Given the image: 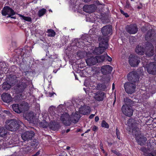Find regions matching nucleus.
Segmentation results:
<instances>
[{"label": "nucleus", "mask_w": 156, "mask_h": 156, "mask_svg": "<svg viewBox=\"0 0 156 156\" xmlns=\"http://www.w3.org/2000/svg\"><path fill=\"white\" fill-rule=\"evenodd\" d=\"M127 124L129 127L133 128L132 133L136 137V139L138 144L140 145H144L147 140V138L144 136L140 135L139 129L137 126V122L133 119H130L127 121Z\"/></svg>", "instance_id": "f257e3e1"}, {"label": "nucleus", "mask_w": 156, "mask_h": 156, "mask_svg": "<svg viewBox=\"0 0 156 156\" xmlns=\"http://www.w3.org/2000/svg\"><path fill=\"white\" fill-rule=\"evenodd\" d=\"M112 58L108 55L107 53L105 52L104 55L98 56L97 58L92 56L88 58L86 60V62L88 66L95 65L97 62H110Z\"/></svg>", "instance_id": "f03ea898"}, {"label": "nucleus", "mask_w": 156, "mask_h": 156, "mask_svg": "<svg viewBox=\"0 0 156 156\" xmlns=\"http://www.w3.org/2000/svg\"><path fill=\"white\" fill-rule=\"evenodd\" d=\"M30 81L27 78L22 77L20 81L17 83L14 87V89L17 94L23 93L30 84Z\"/></svg>", "instance_id": "7ed1b4c3"}, {"label": "nucleus", "mask_w": 156, "mask_h": 156, "mask_svg": "<svg viewBox=\"0 0 156 156\" xmlns=\"http://www.w3.org/2000/svg\"><path fill=\"white\" fill-rule=\"evenodd\" d=\"M6 128L8 130L15 132L18 130L20 126L23 123L20 121L16 120V119H10L6 121Z\"/></svg>", "instance_id": "20e7f679"}, {"label": "nucleus", "mask_w": 156, "mask_h": 156, "mask_svg": "<svg viewBox=\"0 0 156 156\" xmlns=\"http://www.w3.org/2000/svg\"><path fill=\"white\" fill-rule=\"evenodd\" d=\"M113 68L111 66L109 65H104L101 66V71L104 75L103 80L108 81L110 80V77L109 75L112 71Z\"/></svg>", "instance_id": "39448f33"}, {"label": "nucleus", "mask_w": 156, "mask_h": 156, "mask_svg": "<svg viewBox=\"0 0 156 156\" xmlns=\"http://www.w3.org/2000/svg\"><path fill=\"white\" fill-rule=\"evenodd\" d=\"M32 51L30 48L25 46L23 48H20L15 50V51L19 56H21L23 58L29 57L30 55V52Z\"/></svg>", "instance_id": "423d86ee"}, {"label": "nucleus", "mask_w": 156, "mask_h": 156, "mask_svg": "<svg viewBox=\"0 0 156 156\" xmlns=\"http://www.w3.org/2000/svg\"><path fill=\"white\" fill-rule=\"evenodd\" d=\"M145 54L149 57L153 56L154 54V48L151 43L147 42L145 43L144 46Z\"/></svg>", "instance_id": "0eeeda50"}, {"label": "nucleus", "mask_w": 156, "mask_h": 156, "mask_svg": "<svg viewBox=\"0 0 156 156\" xmlns=\"http://www.w3.org/2000/svg\"><path fill=\"white\" fill-rule=\"evenodd\" d=\"M124 89L125 91L128 94H132L135 92L136 85L133 83L127 82L124 84Z\"/></svg>", "instance_id": "6e6552de"}, {"label": "nucleus", "mask_w": 156, "mask_h": 156, "mask_svg": "<svg viewBox=\"0 0 156 156\" xmlns=\"http://www.w3.org/2000/svg\"><path fill=\"white\" fill-rule=\"evenodd\" d=\"M145 39L151 42H155L156 33L154 29H150L147 31L145 35Z\"/></svg>", "instance_id": "1a4fd4ad"}, {"label": "nucleus", "mask_w": 156, "mask_h": 156, "mask_svg": "<svg viewBox=\"0 0 156 156\" xmlns=\"http://www.w3.org/2000/svg\"><path fill=\"white\" fill-rule=\"evenodd\" d=\"M2 15L3 16H6L8 15L7 18H9V17H11V16H13L15 15L16 12L11 7L8 6H6L2 9Z\"/></svg>", "instance_id": "9d476101"}, {"label": "nucleus", "mask_w": 156, "mask_h": 156, "mask_svg": "<svg viewBox=\"0 0 156 156\" xmlns=\"http://www.w3.org/2000/svg\"><path fill=\"white\" fill-rule=\"evenodd\" d=\"M127 80L129 82L136 83L139 81V76L137 72L133 71L128 73Z\"/></svg>", "instance_id": "9b49d317"}, {"label": "nucleus", "mask_w": 156, "mask_h": 156, "mask_svg": "<svg viewBox=\"0 0 156 156\" xmlns=\"http://www.w3.org/2000/svg\"><path fill=\"white\" fill-rule=\"evenodd\" d=\"M146 70L149 74L156 75V63L154 62H152L146 65Z\"/></svg>", "instance_id": "f8f14e48"}, {"label": "nucleus", "mask_w": 156, "mask_h": 156, "mask_svg": "<svg viewBox=\"0 0 156 156\" xmlns=\"http://www.w3.org/2000/svg\"><path fill=\"white\" fill-rule=\"evenodd\" d=\"M126 31L130 34H134L137 33L138 28L136 23H131L127 25L126 27Z\"/></svg>", "instance_id": "ddd939ff"}, {"label": "nucleus", "mask_w": 156, "mask_h": 156, "mask_svg": "<svg viewBox=\"0 0 156 156\" xmlns=\"http://www.w3.org/2000/svg\"><path fill=\"white\" fill-rule=\"evenodd\" d=\"M121 110L125 115L128 117H131L133 114V111L131 106L123 105L121 108Z\"/></svg>", "instance_id": "4468645a"}, {"label": "nucleus", "mask_w": 156, "mask_h": 156, "mask_svg": "<svg viewBox=\"0 0 156 156\" xmlns=\"http://www.w3.org/2000/svg\"><path fill=\"white\" fill-rule=\"evenodd\" d=\"M34 132L32 131H27L24 132L21 135V137L24 141L31 140L34 136Z\"/></svg>", "instance_id": "2eb2a0df"}, {"label": "nucleus", "mask_w": 156, "mask_h": 156, "mask_svg": "<svg viewBox=\"0 0 156 156\" xmlns=\"http://www.w3.org/2000/svg\"><path fill=\"white\" fill-rule=\"evenodd\" d=\"M139 58L136 56L130 55L129 58V62L132 66H137L140 63Z\"/></svg>", "instance_id": "dca6fc26"}, {"label": "nucleus", "mask_w": 156, "mask_h": 156, "mask_svg": "<svg viewBox=\"0 0 156 156\" xmlns=\"http://www.w3.org/2000/svg\"><path fill=\"white\" fill-rule=\"evenodd\" d=\"M61 120L65 126H69L71 123V118L68 113L65 112L61 116Z\"/></svg>", "instance_id": "f3484780"}, {"label": "nucleus", "mask_w": 156, "mask_h": 156, "mask_svg": "<svg viewBox=\"0 0 156 156\" xmlns=\"http://www.w3.org/2000/svg\"><path fill=\"white\" fill-rule=\"evenodd\" d=\"M97 9L96 6L94 4L85 5L83 7L84 12L87 13H91L95 12Z\"/></svg>", "instance_id": "a211bd4d"}, {"label": "nucleus", "mask_w": 156, "mask_h": 156, "mask_svg": "<svg viewBox=\"0 0 156 156\" xmlns=\"http://www.w3.org/2000/svg\"><path fill=\"white\" fill-rule=\"evenodd\" d=\"M112 26L111 25H107L104 26L101 29V31L104 36H107L109 34H112Z\"/></svg>", "instance_id": "6ab92c4d"}, {"label": "nucleus", "mask_w": 156, "mask_h": 156, "mask_svg": "<svg viewBox=\"0 0 156 156\" xmlns=\"http://www.w3.org/2000/svg\"><path fill=\"white\" fill-rule=\"evenodd\" d=\"M105 94L103 92L98 91L94 94V98L98 101H102L103 100Z\"/></svg>", "instance_id": "aec40b11"}, {"label": "nucleus", "mask_w": 156, "mask_h": 156, "mask_svg": "<svg viewBox=\"0 0 156 156\" xmlns=\"http://www.w3.org/2000/svg\"><path fill=\"white\" fill-rule=\"evenodd\" d=\"M7 81L11 84V86H13L18 82L17 77L16 75L11 74L9 75L7 79Z\"/></svg>", "instance_id": "412c9836"}, {"label": "nucleus", "mask_w": 156, "mask_h": 156, "mask_svg": "<svg viewBox=\"0 0 156 156\" xmlns=\"http://www.w3.org/2000/svg\"><path fill=\"white\" fill-rule=\"evenodd\" d=\"M90 108L88 106L84 105L79 108V112L81 114L87 115L90 112Z\"/></svg>", "instance_id": "4be33fe9"}, {"label": "nucleus", "mask_w": 156, "mask_h": 156, "mask_svg": "<svg viewBox=\"0 0 156 156\" xmlns=\"http://www.w3.org/2000/svg\"><path fill=\"white\" fill-rule=\"evenodd\" d=\"M2 99L4 102L7 103H9L12 101L11 96L8 93L3 94L2 95Z\"/></svg>", "instance_id": "5701e85b"}, {"label": "nucleus", "mask_w": 156, "mask_h": 156, "mask_svg": "<svg viewBox=\"0 0 156 156\" xmlns=\"http://www.w3.org/2000/svg\"><path fill=\"white\" fill-rule=\"evenodd\" d=\"M80 118V115L78 112H76L74 113H73L71 115V122L76 123Z\"/></svg>", "instance_id": "b1692460"}, {"label": "nucleus", "mask_w": 156, "mask_h": 156, "mask_svg": "<svg viewBox=\"0 0 156 156\" xmlns=\"http://www.w3.org/2000/svg\"><path fill=\"white\" fill-rule=\"evenodd\" d=\"M48 126L50 129L52 130H58L59 128V125L58 122L56 121L51 122L48 124Z\"/></svg>", "instance_id": "393cba45"}, {"label": "nucleus", "mask_w": 156, "mask_h": 156, "mask_svg": "<svg viewBox=\"0 0 156 156\" xmlns=\"http://www.w3.org/2000/svg\"><path fill=\"white\" fill-rule=\"evenodd\" d=\"M135 51L139 55H143L145 53L144 48L142 45H138L136 47Z\"/></svg>", "instance_id": "a878e982"}, {"label": "nucleus", "mask_w": 156, "mask_h": 156, "mask_svg": "<svg viewBox=\"0 0 156 156\" xmlns=\"http://www.w3.org/2000/svg\"><path fill=\"white\" fill-rule=\"evenodd\" d=\"M99 45L103 49L106 50L108 48V40L105 39H102L101 41L99 43Z\"/></svg>", "instance_id": "bb28decb"}, {"label": "nucleus", "mask_w": 156, "mask_h": 156, "mask_svg": "<svg viewBox=\"0 0 156 156\" xmlns=\"http://www.w3.org/2000/svg\"><path fill=\"white\" fill-rule=\"evenodd\" d=\"M105 50L103 49L99 45L98 47L95 48L94 52L97 55H101L102 53L105 52Z\"/></svg>", "instance_id": "cd10ccee"}, {"label": "nucleus", "mask_w": 156, "mask_h": 156, "mask_svg": "<svg viewBox=\"0 0 156 156\" xmlns=\"http://www.w3.org/2000/svg\"><path fill=\"white\" fill-rule=\"evenodd\" d=\"M20 110L21 112H25L28 111L29 108L28 105H23L21 104L20 105Z\"/></svg>", "instance_id": "c85d7f7f"}, {"label": "nucleus", "mask_w": 156, "mask_h": 156, "mask_svg": "<svg viewBox=\"0 0 156 156\" xmlns=\"http://www.w3.org/2000/svg\"><path fill=\"white\" fill-rule=\"evenodd\" d=\"M124 101L125 104V105H127L128 106H132L134 104V102L130 98H126L124 99Z\"/></svg>", "instance_id": "c756f323"}, {"label": "nucleus", "mask_w": 156, "mask_h": 156, "mask_svg": "<svg viewBox=\"0 0 156 156\" xmlns=\"http://www.w3.org/2000/svg\"><path fill=\"white\" fill-rule=\"evenodd\" d=\"M96 88L98 90L104 91L107 88V87L105 84L98 83L97 84Z\"/></svg>", "instance_id": "7c9ffc66"}, {"label": "nucleus", "mask_w": 156, "mask_h": 156, "mask_svg": "<svg viewBox=\"0 0 156 156\" xmlns=\"http://www.w3.org/2000/svg\"><path fill=\"white\" fill-rule=\"evenodd\" d=\"M7 133V129L4 127H0V136L2 137H5Z\"/></svg>", "instance_id": "2f4dec72"}, {"label": "nucleus", "mask_w": 156, "mask_h": 156, "mask_svg": "<svg viewBox=\"0 0 156 156\" xmlns=\"http://www.w3.org/2000/svg\"><path fill=\"white\" fill-rule=\"evenodd\" d=\"M12 108L14 111L17 113H20V105L18 104H14L12 106Z\"/></svg>", "instance_id": "473e14b6"}, {"label": "nucleus", "mask_w": 156, "mask_h": 156, "mask_svg": "<svg viewBox=\"0 0 156 156\" xmlns=\"http://www.w3.org/2000/svg\"><path fill=\"white\" fill-rule=\"evenodd\" d=\"M11 87V84L8 81L4 82L2 85V88L5 90H7L10 89Z\"/></svg>", "instance_id": "72a5a7b5"}, {"label": "nucleus", "mask_w": 156, "mask_h": 156, "mask_svg": "<svg viewBox=\"0 0 156 156\" xmlns=\"http://www.w3.org/2000/svg\"><path fill=\"white\" fill-rule=\"evenodd\" d=\"M46 32L48 33V36L49 37H54L56 35V32L51 29H48Z\"/></svg>", "instance_id": "f704fd0d"}, {"label": "nucleus", "mask_w": 156, "mask_h": 156, "mask_svg": "<svg viewBox=\"0 0 156 156\" xmlns=\"http://www.w3.org/2000/svg\"><path fill=\"white\" fill-rule=\"evenodd\" d=\"M18 15L21 18V19L24 20L26 21L31 22L32 21V19L30 17L24 16L22 15L18 14Z\"/></svg>", "instance_id": "c9c22d12"}, {"label": "nucleus", "mask_w": 156, "mask_h": 156, "mask_svg": "<svg viewBox=\"0 0 156 156\" xmlns=\"http://www.w3.org/2000/svg\"><path fill=\"white\" fill-rule=\"evenodd\" d=\"M47 10L44 8L42 9L39 10L38 12V15L39 17H41L45 14Z\"/></svg>", "instance_id": "e433bc0d"}, {"label": "nucleus", "mask_w": 156, "mask_h": 156, "mask_svg": "<svg viewBox=\"0 0 156 156\" xmlns=\"http://www.w3.org/2000/svg\"><path fill=\"white\" fill-rule=\"evenodd\" d=\"M38 144V142L37 140H34L32 141L30 143V146L33 148H35L37 147Z\"/></svg>", "instance_id": "4c0bfd02"}, {"label": "nucleus", "mask_w": 156, "mask_h": 156, "mask_svg": "<svg viewBox=\"0 0 156 156\" xmlns=\"http://www.w3.org/2000/svg\"><path fill=\"white\" fill-rule=\"evenodd\" d=\"M101 126L102 127L108 128H109L108 124L105 121L102 120L101 122Z\"/></svg>", "instance_id": "58836bf2"}, {"label": "nucleus", "mask_w": 156, "mask_h": 156, "mask_svg": "<svg viewBox=\"0 0 156 156\" xmlns=\"http://www.w3.org/2000/svg\"><path fill=\"white\" fill-rule=\"evenodd\" d=\"M47 125L48 122L45 121L41 122L40 123V125L41 126L44 128H47Z\"/></svg>", "instance_id": "ea45409f"}, {"label": "nucleus", "mask_w": 156, "mask_h": 156, "mask_svg": "<svg viewBox=\"0 0 156 156\" xmlns=\"http://www.w3.org/2000/svg\"><path fill=\"white\" fill-rule=\"evenodd\" d=\"M115 133H116V135L117 138L119 140H120V132L119 129H118V128H116V129Z\"/></svg>", "instance_id": "a19ab883"}, {"label": "nucleus", "mask_w": 156, "mask_h": 156, "mask_svg": "<svg viewBox=\"0 0 156 156\" xmlns=\"http://www.w3.org/2000/svg\"><path fill=\"white\" fill-rule=\"evenodd\" d=\"M120 11L121 14L125 16V17H127L129 16L127 13L125 12H124L123 11L122 9H120Z\"/></svg>", "instance_id": "79ce46f5"}, {"label": "nucleus", "mask_w": 156, "mask_h": 156, "mask_svg": "<svg viewBox=\"0 0 156 156\" xmlns=\"http://www.w3.org/2000/svg\"><path fill=\"white\" fill-rule=\"evenodd\" d=\"M111 151L112 153H113L117 156H119L120 154V153L119 152V151L117 150H111Z\"/></svg>", "instance_id": "37998d69"}, {"label": "nucleus", "mask_w": 156, "mask_h": 156, "mask_svg": "<svg viewBox=\"0 0 156 156\" xmlns=\"http://www.w3.org/2000/svg\"><path fill=\"white\" fill-rule=\"evenodd\" d=\"M23 150L26 153H28L30 151V148L29 147H24L23 148Z\"/></svg>", "instance_id": "c03bdc74"}, {"label": "nucleus", "mask_w": 156, "mask_h": 156, "mask_svg": "<svg viewBox=\"0 0 156 156\" xmlns=\"http://www.w3.org/2000/svg\"><path fill=\"white\" fill-rule=\"evenodd\" d=\"M4 112L9 117H11L12 114L11 113L10 111L8 110H5L4 111Z\"/></svg>", "instance_id": "a18cd8bd"}, {"label": "nucleus", "mask_w": 156, "mask_h": 156, "mask_svg": "<svg viewBox=\"0 0 156 156\" xmlns=\"http://www.w3.org/2000/svg\"><path fill=\"white\" fill-rule=\"evenodd\" d=\"M125 7L127 9H129L131 7L130 3L129 2L128 0H127L126 1V5Z\"/></svg>", "instance_id": "49530a36"}, {"label": "nucleus", "mask_w": 156, "mask_h": 156, "mask_svg": "<svg viewBox=\"0 0 156 156\" xmlns=\"http://www.w3.org/2000/svg\"><path fill=\"white\" fill-rule=\"evenodd\" d=\"M27 117L29 119V120H32V119L34 117L33 115L32 114L30 113H29V114H28L27 116Z\"/></svg>", "instance_id": "de8ad7c7"}, {"label": "nucleus", "mask_w": 156, "mask_h": 156, "mask_svg": "<svg viewBox=\"0 0 156 156\" xmlns=\"http://www.w3.org/2000/svg\"><path fill=\"white\" fill-rule=\"evenodd\" d=\"M141 31L144 32H145L147 30V28L146 26H142L141 29Z\"/></svg>", "instance_id": "09e8293b"}, {"label": "nucleus", "mask_w": 156, "mask_h": 156, "mask_svg": "<svg viewBox=\"0 0 156 156\" xmlns=\"http://www.w3.org/2000/svg\"><path fill=\"white\" fill-rule=\"evenodd\" d=\"M89 35H87L85 36H83L82 37V39L86 41H88Z\"/></svg>", "instance_id": "8fccbe9b"}, {"label": "nucleus", "mask_w": 156, "mask_h": 156, "mask_svg": "<svg viewBox=\"0 0 156 156\" xmlns=\"http://www.w3.org/2000/svg\"><path fill=\"white\" fill-rule=\"evenodd\" d=\"M5 143L4 142V141L3 140H0V146L3 147L4 146L5 147Z\"/></svg>", "instance_id": "3c124183"}, {"label": "nucleus", "mask_w": 156, "mask_h": 156, "mask_svg": "<svg viewBox=\"0 0 156 156\" xmlns=\"http://www.w3.org/2000/svg\"><path fill=\"white\" fill-rule=\"evenodd\" d=\"M92 130L94 132H95L96 131L98 130V127L94 125V126L92 129Z\"/></svg>", "instance_id": "603ef678"}, {"label": "nucleus", "mask_w": 156, "mask_h": 156, "mask_svg": "<svg viewBox=\"0 0 156 156\" xmlns=\"http://www.w3.org/2000/svg\"><path fill=\"white\" fill-rule=\"evenodd\" d=\"M4 65L3 63L2 62H0V69H2L3 68H5V67L4 66L3 67Z\"/></svg>", "instance_id": "864d4df0"}, {"label": "nucleus", "mask_w": 156, "mask_h": 156, "mask_svg": "<svg viewBox=\"0 0 156 156\" xmlns=\"http://www.w3.org/2000/svg\"><path fill=\"white\" fill-rule=\"evenodd\" d=\"M140 150L143 152H145L146 151V148L144 147H142L140 148Z\"/></svg>", "instance_id": "5fc2aeb1"}, {"label": "nucleus", "mask_w": 156, "mask_h": 156, "mask_svg": "<svg viewBox=\"0 0 156 156\" xmlns=\"http://www.w3.org/2000/svg\"><path fill=\"white\" fill-rule=\"evenodd\" d=\"M94 114H92L89 116V118L90 119H92L94 117Z\"/></svg>", "instance_id": "6e6d98bb"}, {"label": "nucleus", "mask_w": 156, "mask_h": 156, "mask_svg": "<svg viewBox=\"0 0 156 156\" xmlns=\"http://www.w3.org/2000/svg\"><path fill=\"white\" fill-rule=\"evenodd\" d=\"M95 121L96 122H98L99 120V118L98 116H96L94 118Z\"/></svg>", "instance_id": "4d7b16f0"}, {"label": "nucleus", "mask_w": 156, "mask_h": 156, "mask_svg": "<svg viewBox=\"0 0 156 156\" xmlns=\"http://www.w3.org/2000/svg\"><path fill=\"white\" fill-rule=\"evenodd\" d=\"M100 147H101V148L102 151H103V152L104 153V152H105V151L103 149V147L102 144H100Z\"/></svg>", "instance_id": "13d9d810"}, {"label": "nucleus", "mask_w": 156, "mask_h": 156, "mask_svg": "<svg viewBox=\"0 0 156 156\" xmlns=\"http://www.w3.org/2000/svg\"><path fill=\"white\" fill-rule=\"evenodd\" d=\"M147 156H155L153 154H152L151 153H148Z\"/></svg>", "instance_id": "bf43d9fd"}, {"label": "nucleus", "mask_w": 156, "mask_h": 156, "mask_svg": "<svg viewBox=\"0 0 156 156\" xmlns=\"http://www.w3.org/2000/svg\"><path fill=\"white\" fill-rule=\"evenodd\" d=\"M54 94H55V93L49 92V95L50 97L52 96Z\"/></svg>", "instance_id": "052dcab7"}, {"label": "nucleus", "mask_w": 156, "mask_h": 156, "mask_svg": "<svg viewBox=\"0 0 156 156\" xmlns=\"http://www.w3.org/2000/svg\"><path fill=\"white\" fill-rule=\"evenodd\" d=\"M85 91V92L86 93V94H88V90L89 89L88 88L87 89V90H86V89L85 88H83Z\"/></svg>", "instance_id": "680f3d73"}, {"label": "nucleus", "mask_w": 156, "mask_h": 156, "mask_svg": "<svg viewBox=\"0 0 156 156\" xmlns=\"http://www.w3.org/2000/svg\"><path fill=\"white\" fill-rule=\"evenodd\" d=\"M107 143H108V146H109V147H111V146L112 145V143H109V142H108Z\"/></svg>", "instance_id": "e2e57ef3"}, {"label": "nucleus", "mask_w": 156, "mask_h": 156, "mask_svg": "<svg viewBox=\"0 0 156 156\" xmlns=\"http://www.w3.org/2000/svg\"><path fill=\"white\" fill-rule=\"evenodd\" d=\"M82 130V129L80 128H78L77 130H76V132H80Z\"/></svg>", "instance_id": "0e129e2a"}, {"label": "nucleus", "mask_w": 156, "mask_h": 156, "mask_svg": "<svg viewBox=\"0 0 156 156\" xmlns=\"http://www.w3.org/2000/svg\"><path fill=\"white\" fill-rule=\"evenodd\" d=\"M155 54L154 55V60L155 61H156V48L155 49Z\"/></svg>", "instance_id": "69168bd1"}, {"label": "nucleus", "mask_w": 156, "mask_h": 156, "mask_svg": "<svg viewBox=\"0 0 156 156\" xmlns=\"http://www.w3.org/2000/svg\"><path fill=\"white\" fill-rule=\"evenodd\" d=\"M40 154V152L39 151H38L35 154V155H36V156H37L38 155H39Z\"/></svg>", "instance_id": "338daca9"}, {"label": "nucleus", "mask_w": 156, "mask_h": 156, "mask_svg": "<svg viewBox=\"0 0 156 156\" xmlns=\"http://www.w3.org/2000/svg\"><path fill=\"white\" fill-rule=\"evenodd\" d=\"M11 156H20L17 154H13Z\"/></svg>", "instance_id": "774afa93"}]
</instances>
